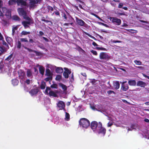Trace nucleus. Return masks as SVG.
<instances>
[{
	"instance_id": "8fccbe9b",
	"label": "nucleus",
	"mask_w": 149,
	"mask_h": 149,
	"mask_svg": "<svg viewBox=\"0 0 149 149\" xmlns=\"http://www.w3.org/2000/svg\"><path fill=\"white\" fill-rule=\"evenodd\" d=\"M26 23L28 25H30L31 24H33L34 23V21H25Z\"/></svg>"
},
{
	"instance_id": "c85d7f7f",
	"label": "nucleus",
	"mask_w": 149,
	"mask_h": 149,
	"mask_svg": "<svg viewBox=\"0 0 149 149\" xmlns=\"http://www.w3.org/2000/svg\"><path fill=\"white\" fill-rule=\"evenodd\" d=\"M21 46L22 43L20 41L18 40L16 44L17 48L19 49H20L21 48Z\"/></svg>"
},
{
	"instance_id": "ddd939ff",
	"label": "nucleus",
	"mask_w": 149,
	"mask_h": 149,
	"mask_svg": "<svg viewBox=\"0 0 149 149\" xmlns=\"http://www.w3.org/2000/svg\"><path fill=\"white\" fill-rule=\"evenodd\" d=\"M17 11L19 14L20 15L23 16V17L24 16H25L27 14L26 12L22 8H18Z\"/></svg>"
},
{
	"instance_id": "20e7f679",
	"label": "nucleus",
	"mask_w": 149,
	"mask_h": 149,
	"mask_svg": "<svg viewBox=\"0 0 149 149\" xmlns=\"http://www.w3.org/2000/svg\"><path fill=\"white\" fill-rule=\"evenodd\" d=\"M109 19L113 23H116V24L119 25H120L121 22V20L119 19H118L116 17H110L109 18Z\"/></svg>"
},
{
	"instance_id": "f03ea898",
	"label": "nucleus",
	"mask_w": 149,
	"mask_h": 149,
	"mask_svg": "<svg viewBox=\"0 0 149 149\" xmlns=\"http://www.w3.org/2000/svg\"><path fill=\"white\" fill-rule=\"evenodd\" d=\"M102 126V123L99 122L98 123V129H97V132L99 134H101L102 136H104L106 134V130Z\"/></svg>"
},
{
	"instance_id": "bb28decb",
	"label": "nucleus",
	"mask_w": 149,
	"mask_h": 149,
	"mask_svg": "<svg viewBox=\"0 0 149 149\" xmlns=\"http://www.w3.org/2000/svg\"><path fill=\"white\" fill-rule=\"evenodd\" d=\"M40 73L42 75H43L45 72V68L43 66H40L39 68Z\"/></svg>"
},
{
	"instance_id": "58836bf2",
	"label": "nucleus",
	"mask_w": 149,
	"mask_h": 149,
	"mask_svg": "<svg viewBox=\"0 0 149 149\" xmlns=\"http://www.w3.org/2000/svg\"><path fill=\"white\" fill-rule=\"evenodd\" d=\"M95 49L98 50H103V51H106L107 49L103 47H97L95 48Z\"/></svg>"
},
{
	"instance_id": "a18cd8bd",
	"label": "nucleus",
	"mask_w": 149,
	"mask_h": 149,
	"mask_svg": "<svg viewBox=\"0 0 149 149\" xmlns=\"http://www.w3.org/2000/svg\"><path fill=\"white\" fill-rule=\"evenodd\" d=\"M20 41L22 42H28V40L26 38H21L20 39Z\"/></svg>"
},
{
	"instance_id": "09e8293b",
	"label": "nucleus",
	"mask_w": 149,
	"mask_h": 149,
	"mask_svg": "<svg viewBox=\"0 0 149 149\" xmlns=\"http://www.w3.org/2000/svg\"><path fill=\"white\" fill-rule=\"evenodd\" d=\"M47 8L48 10V12L50 10L51 11H53V8L52 7L49 6H47Z\"/></svg>"
},
{
	"instance_id": "473e14b6",
	"label": "nucleus",
	"mask_w": 149,
	"mask_h": 149,
	"mask_svg": "<svg viewBox=\"0 0 149 149\" xmlns=\"http://www.w3.org/2000/svg\"><path fill=\"white\" fill-rule=\"evenodd\" d=\"M22 24L24 26L25 29L29 27V25L27 24L25 22V21H24L22 22Z\"/></svg>"
},
{
	"instance_id": "f8f14e48",
	"label": "nucleus",
	"mask_w": 149,
	"mask_h": 149,
	"mask_svg": "<svg viewBox=\"0 0 149 149\" xmlns=\"http://www.w3.org/2000/svg\"><path fill=\"white\" fill-rule=\"evenodd\" d=\"M22 46L26 49L29 52H33L36 53V54L37 56H39L41 54V53L39 52L36 51L35 50H33L31 49H29L25 46L23 45H22Z\"/></svg>"
},
{
	"instance_id": "6e6552de",
	"label": "nucleus",
	"mask_w": 149,
	"mask_h": 149,
	"mask_svg": "<svg viewBox=\"0 0 149 149\" xmlns=\"http://www.w3.org/2000/svg\"><path fill=\"white\" fill-rule=\"evenodd\" d=\"M76 20L77 23L79 25L85 27H87V24L82 19L76 18Z\"/></svg>"
},
{
	"instance_id": "338daca9",
	"label": "nucleus",
	"mask_w": 149,
	"mask_h": 149,
	"mask_svg": "<svg viewBox=\"0 0 149 149\" xmlns=\"http://www.w3.org/2000/svg\"><path fill=\"white\" fill-rule=\"evenodd\" d=\"M123 6V4L121 3H120L119 4L118 8H122Z\"/></svg>"
},
{
	"instance_id": "3c124183",
	"label": "nucleus",
	"mask_w": 149,
	"mask_h": 149,
	"mask_svg": "<svg viewBox=\"0 0 149 149\" xmlns=\"http://www.w3.org/2000/svg\"><path fill=\"white\" fill-rule=\"evenodd\" d=\"M91 52L94 55H97V52L95 50H92L91 51Z\"/></svg>"
},
{
	"instance_id": "39448f33",
	"label": "nucleus",
	"mask_w": 149,
	"mask_h": 149,
	"mask_svg": "<svg viewBox=\"0 0 149 149\" xmlns=\"http://www.w3.org/2000/svg\"><path fill=\"white\" fill-rule=\"evenodd\" d=\"M2 11L4 15L6 16L7 18H10L11 17V12L9 9H7L6 7H3L2 8Z\"/></svg>"
},
{
	"instance_id": "de8ad7c7",
	"label": "nucleus",
	"mask_w": 149,
	"mask_h": 149,
	"mask_svg": "<svg viewBox=\"0 0 149 149\" xmlns=\"http://www.w3.org/2000/svg\"><path fill=\"white\" fill-rule=\"evenodd\" d=\"M48 77L46 78L45 79V80L46 81H48L50 80H52V76H48Z\"/></svg>"
},
{
	"instance_id": "774afa93",
	"label": "nucleus",
	"mask_w": 149,
	"mask_h": 149,
	"mask_svg": "<svg viewBox=\"0 0 149 149\" xmlns=\"http://www.w3.org/2000/svg\"><path fill=\"white\" fill-rule=\"evenodd\" d=\"M113 125V123H108L107 124V126L108 127L111 126Z\"/></svg>"
},
{
	"instance_id": "4468645a",
	"label": "nucleus",
	"mask_w": 149,
	"mask_h": 149,
	"mask_svg": "<svg viewBox=\"0 0 149 149\" xmlns=\"http://www.w3.org/2000/svg\"><path fill=\"white\" fill-rule=\"evenodd\" d=\"M39 91V90L37 87H36L35 88L32 89L29 92V93L32 96L34 95H36L38 93Z\"/></svg>"
},
{
	"instance_id": "dca6fc26",
	"label": "nucleus",
	"mask_w": 149,
	"mask_h": 149,
	"mask_svg": "<svg viewBox=\"0 0 149 149\" xmlns=\"http://www.w3.org/2000/svg\"><path fill=\"white\" fill-rule=\"evenodd\" d=\"M126 81L123 82L122 85L121 89L124 91H127L129 89V86L127 84H124Z\"/></svg>"
},
{
	"instance_id": "864d4df0",
	"label": "nucleus",
	"mask_w": 149,
	"mask_h": 149,
	"mask_svg": "<svg viewBox=\"0 0 149 149\" xmlns=\"http://www.w3.org/2000/svg\"><path fill=\"white\" fill-rule=\"evenodd\" d=\"M107 93L108 95H111L112 93H113L114 94H115V93L114 91L111 90H109L108 91Z\"/></svg>"
},
{
	"instance_id": "4d7b16f0",
	"label": "nucleus",
	"mask_w": 149,
	"mask_h": 149,
	"mask_svg": "<svg viewBox=\"0 0 149 149\" xmlns=\"http://www.w3.org/2000/svg\"><path fill=\"white\" fill-rule=\"evenodd\" d=\"M54 13L56 15L58 16L60 15V13L58 11H54Z\"/></svg>"
},
{
	"instance_id": "f3484780",
	"label": "nucleus",
	"mask_w": 149,
	"mask_h": 149,
	"mask_svg": "<svg viewBox=\"0 0 149 149\" xmlns=\"http://www.w3.org/2000/svg\"><path fill=\"white\" fill-rule=\"evenodd\" d=\"M136 85L141 87H144L146 84L145 82L142 81H139L137 82Z\"/></svg>"
},
{
	"instance_id": "c9c22d12",
	"label": "nucleus",
	"mask_w": 149,
	"mask_h": 149,
	"mask_svg": "<svg viewBox=\"0 0 149 149\" xmlns=\"http://www.w3.org/2000/svg\"><path fill=\"white\" fill-rule=\"evenodd\" d=\"M84 33L87 35L89 37H91V38H93V39H94V40H97V39H96V38H95L93 36H92L90 34H89L88 33H87V32H84Z\"/></svg>"
},
{
	"instance_id": "9d476101",
	"label": "nucleus",
	"mask_w": 149,
	"mask_h": 149,
	"mask_svg": "<svg viewBox=\"0 0 149 149\" xmlns=\"http://www.w3.org/2000/svg\"><path fill=\"white\" fill-rule=\"evenodd\" d=\"M57 106L59 108V110H64L65 111V104L64 102L62 101H59L57 104Z\"/></svg>"
},
{
	"instance_id": "6e6d98bb",
	"label": "nucleus",
	"mask_w": 149,
	"mask_h": 149,
	"mask_svg": "<svg viewBox=\"0 0 149 149\" xmlns=\"http://www.w3.org/2000/svg\"><path fill=\"white\" fill-rule=\"evenodd\" d=\"M112 42L113 43H121L122 42L119 40H113L112 41Z\"/></svg>"
},
{
	"instance_id": "a878e982",
	"label": "nucleus",
	"mask_w": 149,
	"mask_h": 149,
	"mask_svg": "<svg viewBox=\"0 0 149 149\" xmlns=\"http://www.w3.org/2000/svg\"><path fill=\"white\" fill-rule=\"evenodd\" d=\"M12 84L13 86H16L19 83L18 80L16 79H13L12 80Z\"/></svg>"
},
{
	"instance_id": "a211bd4d",
	"label": "nucleus",
	"mask_w": 149,
	"mask_h": 149,
	"mask_svg": "<svg viewBox=\"0 0 149 149\" xmlns=\"http://www.w3.org/2000/svg\"><path fill=\"white\" fill-rule=\"evenodd\" d=\"M7 49L6 48L3 46V45H0V56H1L3 54L6 52Z\"/></svg>"
},
{
	"instance_id": "cd10ccee",
	"label": "nucleus",
	"mask_w": 149,
	"mask_h": 149,
	"mask_svg": "<svg viewBox=\"0 0 149 149\" xmlns=\"http://www.w3.org/2000/svg\"><path fill=\"white\" fill-rule=\"evenodd\" d=\"M13 53L10 54L5 59V61H11L12 58H13Z\"/></svg>"
},
{
	"instance_id": "423d86ee",
	"label": "nucleus",
	"mask_w": 149,
	"mask_h": 149,
	"mask_svg": "<svg viewBox=\"0 0 149 149\" xmlns=\"http://www.w3.org/2000/svg\"><path fill=\"white\" fill-rule=\"evenodd\" d=\"M29 7L30 8L34 7L36 4L40 3L41 0H29Z\"/></svg>"
},
{
	"instance_id": "ea45409f",
	"label": "nucleus",
	"mask_w": 149,
	"mask_h": 149,
	"mask_svg": "<svg viewBox=\"0 0 149 149\" xmlns=\"http://www.w3.org/2000/svg\"><path fill=\"white\" fill-rule=\"evenodd\" d=\"M70 116L69 113L66 112H65V119L66 120H70Z\"/></svg>"
},
{
	"instance_id": "72a5a7b5",
	"label": "nucleus",
	"mask_w": 149,
	"mask_h": 149,
	"mask_svg": "<svg viewBox=\"0 0 149 149\" xmlns=\"http://www.w3.org/2000/svg\"><path fill=\"white\" fill-rule=\"evenodd\" d=\"M2 44L3 45H4L6 47V49H9V47L8 44L4 40H3L2 41Z\"/></svg>"
},
{
	"instance_id": "e433bc0d",
	"label": "nucleus",
	"mask_w": 149,
	"mask_h": 149,
	"mask_svg": "<svg viewBox=\"0 0 149 149\" xmlns=\"http://www.w3.org/2000/svg\"><path fill=\"white\" fill-rule=\"evenodd\" d=\"M1 22L4 26H6L8 23L7 21L6 20L4 19H2Z\"/></svg>"
},
{
	"instance_id": "4c0bfd02",
	"label": "nucleus",
	"mask_w": 149,
	"mask_h": 149,
	"mask_svg": "<svg viewBox=\"0 0 149 149\" xmlns=\"http://www.w3.org/2000/svg\"><path fill=\"white\" fill-rule=\"evenodd\" d=\"M62 76L60 75H57L55 78V79L56 81H60L61 79Z\"/></svg>"
},
{
	"instance_id": "c03bdc74",
	"label": "nucleus",
	"mask_w": 149,
	"mask_h": 149,
	"mask_svg": "<svg viewBox=\"0 0 149 149\" xmlns=\"http://www.w3.org/2000/svg\"><path fill=\"white\" fill-rule=\"evenodd\" d=\"M6 40L8 43L9 45H10V43L11 42V40H12V38L9 37H7L6 38Z\"/></svg>"
},
{
	"instance_id": "13d9d810",
	"label": "nucleus",
	"mask_w": 149,
	"mask_h": 149,
	"mask_svg": "<svg viewBox=\"0 0 149 149\" xmlns=\"http://www.w3.org/2000/svg\"><path fill=\"white\" fill-rule=\"evenodd\" d=\"M39 33V34L38 35L39 36H42L44 35V33L42 31H40Z\"/></svg>"
},
{
	"instance_id": "a19ab883",
	"label": "nucleus",
	"mask_w": 149,
	"mask_h": 149,
	"mask_svg": "<svg viewBox=\"0 0 149 149\" xmlns=\"http://www.w3.org/2000/svg\"><path fill=\"white\" fill-rule=\"evenodd\" d=\"M30 33V32L22 31L21 33V34L22 35H26L28 34H29Z\"/></svg>"
},
{
	"instance_id": "7ed1b4c3",
	"label": "nucleus",
	"mask_w": 149,
	"mask_h": 149,
	"mask_svg": "<svg viewBox=\"0 0 149 149\" xmlns=\"http://www.w3.org/2000/svg\"><path fill=\"white\" fill-rule=\"evenodd\" d=\"M99 57L101 59H103L106 61L109 60L110 58V56L106 53L102 52L100 53Z\"/></svg>"
},
{
	"instance_id": "e2e57ef3",
	"label": "nucleus",
	"mask_w": 149,
	"mask_h": 149,
	"mask_svg": "<svg viewBox=\"0 0 149 149\" xmlns=\"http://www.w3.org/2000/svg\"><path fill=\"white\" fill-rule=\"evenodd\" d=\"M3 40V38L1 33L0 32V40Z\"/></svg>"
},
{
	"instance_id": "69168bd1",
	"label": "nucleus",
	"mask_w": 149,
	"mask_h": 149,
	"mask_svg": "<svg viewBox=\"0 0 149 149\" xmlns=\"http://www.w3.org/2000/svg\"><path fill=\"white\" fill-rule=\"evenodd\" d=\"M90 82L92 84H93V85L94 84L95 82V80L94 79H93Z\"/></svg>"
},
{
	"instance_id": "79ce46f5",
	"label": "nucleus",
	"mask_w": 149,
	"mask_h": 149,
	"mask_svg": "<svg viewBox=\"0 0 149 149\" xmlns=\"http://www.w3.org/2000/svg\"><path fill=\"white\" fill-rule=\"evenodd\" d=\"M134 63L137 65H142V62L139 61L135 60L134 61Z\"/></svg>"
},
{
	"instance_id": "052dcab7",
	"label": "nucleus",
	"mask_w": 149,
	"mask_h": 149,
	"mask_svg": "<svg viewBox=\"0 0 149 149\" xmlns=\"http://www.w3.org/2000/svg\"><path fill=\"white\" fill-rule=\"evenodd\" d=\"M92 45L94 46V47H97L98 46V45L95 42H93L92 43Z\"/></svg>"
},
{
	"instance_id": "0e129e2a",
	"label": "nucleus",
	"mask_w": 149,
	"mask_h": 149,
	"mask_svg": "<svg viewBox=\"0 0 149 149\" xmlns=\"http://www.w3.org/2000/svg\"><path fill=\"white\" fill-rule=\"evenodd\" d=\"M42 38L46 42H48L49 41V40L46 38H45L44 37H42Z\"/></svg>"
},
{
	"instance_id": "bf43d9fd",
	"label": "nucleus",
	"mask_w": 149,
	"mask_h": 149,
	"mask_svg": "<svg viewBox=\"0 0 149 149\" xmlns=\"http://www.w3.org/2000/svg\"><path fill=\"white\" fill-rule=\"evenodd\" d=\"M63 17L65 20H66L67 18V17L66 16V15L65 14V13H63Z\"/></svg>"
},
{
	"instance_id": "2eb2a0df",
	"label": "nucleus",
	"mask_w": 149,
	"mask_h": 149,
	"mask_svg": "<svg viewBox=\"0 0 149 149\" xmlns=\"http://www.w3.org/2000/svg\"><path fill=\"white\" fill-rule=\"evenodd\" d=\"M19 77L20 79L22 80L24 79V77L25 75V73L24 71L22 70H20L18 72Z\"/></svg>"
},
{
	"instance_id": "6ab92c4d",
	"label": "nucleus",
	"mask_w": 149,
	"mask_h": 149,
	"mask_svg": "<svg viewBox=\"0 0 149 149\" xmlns=\"http://www.w3.org/2000/svg\"><path fill=\"white\" fill-rule=\"evenodd\" d=\"M63 70L62 68L57 67L56 68L55 71L57 73H62L63 72Z\"/></svg>"
},
{
	"instance_id": "2f4dec72",
	"label": "nucleus",
	"mask_w": 149,
	"mask_h": 149,
	"mask_svg": "<svg viewBox=\"0 0 149 149\" xmlns=\"http://www.w3.org/2000/svg\"><path fill=\"white\" fill-rule=\"evenodd\" d=\"M26 73L27 76L28 77H30L32 76L31 72L30 69H28L27 70Z\"/></svg>"
},
{
	"instance_id": "603ef678",
	"label": "nucleus",
	"mask_w": 149,
	"mask_h": 149,
	"mask_svg": "<svg viewBox=\"0 0 149 149\" xmlns=\"http://www.w3.org/2000/svg\"><path fill=\"white\" fill-rule=\"evenodd\" d=\"M137 127L136 125L132 124L131 126V127L133 129H136V127Z\"/></svg>"
},
{
	"instance_id": "f257e3e1",
	"label": "nucleus",
	"mask_w": 149,
	"mask_h": 149,
	"mask_svg": "<svg viewBox=\"0 0 149 149\" xmlns=\"http://www.w3.org/2000/svg\"><path fill=\"white\" fill-rule=\"evenodd\" d=\"M79 124L83 128L86 129L90 125V122L87 119L85 118H81L79 121Z\"/></svg>"
},
{
	"instance_id": "f704fd0d",
	"label": "nucleus",
	"mask_w": 149,
	"mask_h": 149,
	"mask_svg": "<svg viewBox=\"0 0 149 149\" xmlns=\"http://www.w3.org/2000/svg\"><path fill=\"white\" fill-rule=\"evenodd\" d=\"M13 19L16 21H20L21 19L17 15H14L13 17Z\"/></svg>"
},
{
	"instance_id": "b1692460",
	"label": "nucleus",
	"mask_w": 149,
	"mask_h": 149,
	"mask_svg": "<svg viewBox=\"0 0 149 149\" xmlns=\"http://www.w3.org/2000/svg\"><path fill=\"white\" fill-rule=\"evenodd\" d=\"M59 85L61 87L64 91H65L67 89V86L65 85L62 83H60L59 84Z\"/></svg>"
},
{
	"instance_id": "680f3d73",
	"label": "nucleus",
	"mask_w": 149,
	"mask_h": 149,
	"mask_svg": "<svg viewBox=\"0 0 149 149\" xmlns=\"http://www.w3.org/2000/svg\"><path fill=\"white\" fill-rule=\"evenodd\" d=\"M102 25L107 27H109V26L107 24H104L103 23H100Z\"/></svg>"
},
{
	"instance_id": "c756f323",
	"label": "nucleus",
	"mask_w": 149,
	"mask_h": 149,
	"mask_svg": "<svg viewBox=\"0 0 149 149\" xmlns=\"http://www.w3.org/2000/svg\"><path fill=\"white\" fill-rule=\"evenodd\" d=\"M23 17L24 19H25L26 20L28 21H34L32 19H31L27 15V14L25 16H24Z\"/></svg>"
},
{
	"instance_id": "5fc2aeb1",
	"label": "nucleus",
	"mask_w": 149,
	"mask_h": 149,
	"mask_svg": "<svg viewBox=\"0 0 149 149\" xmlns=\"http://www.w3.org/2000/svg\"><path fill=\"white\" fill-rule=\"evenodd\" d=\"M73 23L72 22V23H65L64 24V26H68L69 25H72V26H73Z\"/></svg>"
},
{
	"instance_id": "0eeeda50",
	"label": "nucleus",
	"mask_w": 149,
	"mask_h": 149,
	"mask_svg": "<svg viewBox=\"0 0 149 149\" xmlns=\"http://www.w3.org/2000/svg\"><path fill=\"white\" fill-rule=\"evenodd\" d=\"M64 69L65 71L63 73V75L65 78L68 79L69 77V74L71 73V71L66 68H64Z\"/></svg>"
},
{
	"instance_id": "412c9836",
	"label": "nucleus",
	"mask_w": 149,
	"mask_h": 149,
	"mask_svg": "<svg viewBox=\"0 0 149 149\" xmlns=\"http://www.w3.org/2000/svg\"><path fill=\"white\" fill-rule=\"evenodd\" d=\"M17 0H10L8 1V3L9 6H12L17 3Z\"/></svg>"
},
{
	"instance_id": "1a4fd4ad",
	"label": "nucleus",
	"mask_w": 149,
	"mask_h": 149,
	"mask_svg": "<svg viewBox=\"0 0 149 149\" xmlns=\"http://www.w3.org/2000/svg\"><path fill=\"white\" fill-rule=\"evenodd\" d=\"M98 124L96 121H93L91 123V127L94 132H96L97 127L98 129Z\"/></svg>"
},
{
	"instance_id": "7c9ffc66",
	"label": "nucleus",
	"mask_w": 149,
	"mask_h": 149,
	"mask_svg": "<svg viewBox=\"0 0 149 149\" xmlns=\"http://www.w3.org/2000/svg\"><path fill=\"white\" fill-rule=\"evenodd\" d=\"M46 84L45 83L44 81L41 82L40 85V88L41 89H44L45 88Z\"/></svg>"
},
{
	"instance_id": "9b49d317",
	"label": "nucleus",
	"mask_w": 149,
	"mask_h": 149,
	"mask_svg": "<svg viewBox=\"0 0 149 149\" xmlns=\"http://www.w3.org/2000/svg\"><path fill=\"white\" fill-rule=\"evenodd\" d=\"M17 4L18 6L21 7L26 6L27 5V3L26 1L23 0H17Z\"/></svg>"
},
{
	"instance_id": "4be33fe9",
	"label": "nucleus",
	"mask_w": 149,
	"mask_h": 149,
	"mask_svg": "<svg viewBox=\"0 0 149 149\" xmlns=\"http://www.w3.org/2000/svg\"><path fill=\"white\" fill-rule=\"evenodd\" d=\"M128 84L130 86H135L136 84V81L135 80H130L128 81Z\"/></svg>"
},
{
	"instance_id": "393cba45",
	"label": "nucleus",
	"mask_w": 149,
	"mask_h": 149,
	"mask_svg": "<svg viewBox=\"0 0 149 149\" xmlns=\"http://www.w3.org/2000/svg\"><path fill=\"white\" fill-rule=\"evenodd\" d=\"M49 94L50 96H52L54 97H56L57 96V95L53 91H50L49 93Z\"/></svg>"
},
{
	"instance_id": "37998d69",
	"label": "nucleus",
	"mask_w": 149,
	"mask_h": 149,
	"mask_svg": "<svg viewBox=\"0 0 149 149\" xmlns=\"http://www.w3.org/2000/svg\"><path fill=\"white\" fill-rule=\"evenodd\" d=\"M50 87L52 88L57 89L58 88V85L56 84H54L51 85Z\"/></svg>"
},
{
	"instance_id": "aec40b11",
	"label": "nucleus",
	"mask_w": 149,
	"mask_h": 149,
	"mask_svg": "<svg viewBox=\"0 0 149 149\" xmlns=\"http://www.w3.org/2000/svg\"><path fill=\"white\" fill-rule=\"evenodd\" d=\"M45 75L47 76H52V73L51 72L50 70L48 68L46 70V74Z\"/></svg>"
},
{
	"instance_id": "5701e85b",
	"label": "nucleus",
	"mask_w": 149,
	"mask_h": 149,
	"mask_svg": "<svg viewBox=\"0 0 149 149\" xmlns=\"http://www.w3.org/2000/svg\"><path fill=\"white\" fill-rule=\"evenodd\" d=\"M120 84L118 81H116L113 84L114 88L116 89H118L120 87Z\"/></svg>"
},
{
	"instance_id": "49530a36",
	"label": "nucleus",
	"mask_w": 149,
	"mask_h": 149,
	"mask_svg": "<svg viewBox=\"0 0 149 149\" xmlns=\"http://www.w3.org/2000/svg\"><path fill=\"white\" fill-rule=\"evenodd\" d=\"M4 66V65L3 63V62L1 61L0 62V70H1Z\"/></svg>"
}]
</instances>
